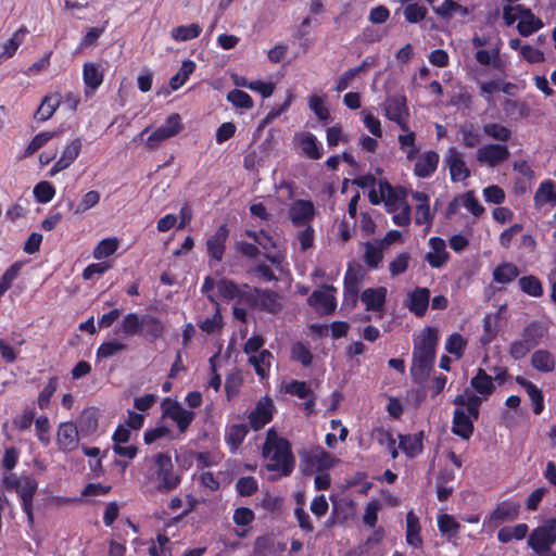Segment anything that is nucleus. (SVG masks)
<instances>
[{"label": "nucleus", "mask_w": 556, "mask_h": 556, "mask_svg": "<svg viewBox=\"0 0 556 556\" xmlns=\"http://www.w3.org/2000/svg\"><path fill=\"white\" fill-rule=\"evenodd\" d=\"M439 331L434 327H426L414 340L413 364L410 375L415 382L424 383L430 375L435 361Z\"/></svg>", "instance_id": "f257e3e1"}, {"label": "nucleus", "mask_w": 556, "mask_h": 556, "mask_svg": "<svg viewBox=\"0 0 556 556\" xmlns=\"http://www.w3.org/2000/svg\"><path fill=\"white\" fill-rule=\"evenodd\" d=\"M262 455L268 459L266 465L268 471H278L281 476L288 477L295 466V458L290 442L278 437L274 429H269L263 444Z\"/></svg>", "instance_id": "f03ea898"}, {"label": "nucleus", "mask_w": 556, "mask_h": 556, "mask_svg": "<svg viewBox=\"0 0 556 556\" xmlns=\"http://www.w3.org/2000/svg\"><path fill=\"white\" fill-rule=\"evenodd\" d=\"M119 331L126 338L142 337L150 343L164 338L166 325L152 314L127 313L119 323Z\"/></svg>", "instance_id": "7ed1b4c3"}, {"label": "nucleus", "mask_w": 556, "mask_h": 556, "mask_svg": "<svg viewBox=\"0 0 556 556\" xmlns=\"http://www.w3.org/2000/svg\"><path fill=\"white\" fill-rule=\"evenodd\" d=\"M153 464L147 478L149 481H156L157 492L168 493L180 484L181 478L175 472L172 457L167 453L155 454Z\"/></svg>", "instance_id": "20e7f679"}, {"label": "nucleus", "mask_w": 556, "mask_h": 556, "mask_svg": "<svg viewBox=\"0 0 556 556\" xmlns=\"http://www.w3.org/2000/svg\"><path fill=\"white\" fill-rule=\"evenodd\" d=\"M383 109L389 121L395 123L402 131L408 130L409 109L404 94L387 97Z\"/></svg>", "instance_id": "39448f33"}, {"label": "nucleus", "mask_w": 556, "mask_h": 556, "mask_svg": "<svg viewBox=\"0 0 556 556\" xmlns=\"http://www.w3.org/2000/svg\"><path fill=\"white\" fill-rule=\"evenodd\" d=\"M336 292V287L324 283L320 289L312 292L307 304L320 316L331 315L337 308Z\"/></svg>", "instance_id": "423d86ee"}, {"label": "nucleus", "mask_w": 556, "mask_h": 556, "mask_svg": "<svg viewBox=\"0 0 556 556\" xmlns=\"http://www.w3.org/2000/svg\"><path fill=\"white\" fill-rule=\"evenodd\" d=\"M161 406L162 416L173 420L181 433H185L194 420L195 413L184 408L176 400L165 397Z\"/></svg>", "instance_id": "0eeeda50"}, {"label": "nucleus", "mask_w": 556, "mask_h": 556, "mask_svg": "<svg viewBox=\"0 0 556 556\" xmlns=\"http://www.w3.org/2000/svg\"><path fill=\"white\" fill-rule=\"evenodd\" d=\"M556 542V520L548 525L538 527L528 539V545L539 555L544 556L551 552L552 545Z\"/></svg>", "instance_id": "6e6552de"}, {"label": "nucleus", "mask_w": 556, "mask_h": 556, "mask_svg": "<svg viewBox=\"0 0 556 556\" xmlns=\"http://www.w3.org/2000/svg\"><path fill=\"white\" fill-rule=\"evenodd\" d=\"M182 129L181 117L179 114H170L164 124L157 127L146 140L148 150L157 149L163 141L169 139Z\"/></svg>", "instance_id": "1a4fd4ad"}, {"label": "nucleus", "mask_w": 556, "mask_h": 556, "mask_svg": "<svg viewBox=\"0 0 556 556\" xmlns=\"http://www.w3.org/2000/svg\"><path fill=\"white\" fill-rule=\"evenodd\" d=\"M363 279L364 270L362 266L353 267L352 264H349L343 281V304L351 307L356 306Z\"/></svg>", "instance_id": "9d476101"}, {"label": "nucleus", "mask_w": 556, "mask_h": 556, "mask_svg": "<svg viewBox=\"0 0 556 556\" xmlns=\"http://www.w3.org/2000/svg\"><path fill=\"white\" fill-rule=\"evenodd\" d=\"M379 191L389 213H394L405 204H408L406 201L407 191L402 186L394 187L387 180H380Z\"/></svg>", "instance_id": "9b49d317"}, {"label": "nucleus", "mask_w": 556, "mask_h": 556, "mask_svg": "<svg viewBox=\"0 0 556 556\" xmlns=\"http://www.w3.org/2000/svg\"><path fill=\"white\" fill-rule=\"evenodd\" d=\"M510 152L506 144L488 143L478 148L476 159L480 164H485L490 167H495L498 164L507 161Z\"/></svg>", "instance_id": "f8f14e48"}, {"label": "nucleus", "mask_w": 556, "mask_h": 556, "mask_svg": "<svg viewBox=\"0 0 556 556\" xmlns=\"http://www.w3.org/2000/svg\"><path fill=\"white\" fill-rule=\"evenodd\" d=\"M38 489L37 480L31 476H22L18 488L15 491L21 500L23 511L27 516L29 525L34 523L33 500Z\"/></svg>", "instance_id": "ddd939ff"}, {"label": "nucleus", "mask_w": 556, "mask_h": 556, "mask_svg": "<svg viewBox=\"0 0 556 556\" xmlns=\"http://www.w3.org/2000/svg\"><path fill=\"white\" fill-rule=\"evenodd\" d=\"M230 230L226 224L220 225L216 231L208 236L205 242L206 253L210 260L219 263L223 261L226 243L229 238Z\"/></svg>", "instance_id": "4468645a"}, {"label": "nucleus", "mask_w": 556, "mask_h": 556, "mask_svg": "<svg viewBox=\"0 0 556 556\" xmlns=\"http://www.w3.org/2000/svg\"><path fill=\"white\" fill-rule=\"evenodd\" d=\"M80 432L73 421L61 422L56 431V444L60 451L70 453L79 445Z\"/></svg>", "instance_id": "2eb2a0df"}, {"label": "nucleus", "mask_w": 556, "mask_h": 556, "mask_svg": "<svg viewBox=\"0 0 556 556\" xmlns=\"http://www.w3.org/2000/svg\"><path fill=\"white\" fill-rule=\"evenodd\" d=\"M274 404L270 397L261 399L254 409L248 415L249 426L258 431L263 429L273 419Z\"/></svg>", "instance_id": "dca6fc26"}, {"label": "nucleus", "mask_w": 556, "mask_h": 556, "mask_svg": "<svg viewBox=\"0 0 556 556\" xmlns=\"http://www.w3.org/2000/svg\"><path fill=\"white\" fill-rule=\"evenodd\" d=\"M444 162L448 167L452 181L459 182L470 177V170L462 153L455 147H451L447 150Z\"/></svg>", "instance_id": "f3484780"}, {"label": "nucleus", "mask_w": 556, "mask_h": 556, "mask_svg": "<svg viewBox=\"0 0 556 556\" xmlns=\"http://www.w3.org/2000/svg\"><path fill=\"white\" fill-rule=\"evenodd\" d=\"M520 505L509 500L502 501L497 504L485 518L489 526L497 527L500 523L515 520L519 515Z\"/></svg>", "instance_id": "a211bd4d"}, {"label": "nucleus", "mask_w": 556, "mask_h": 556, "mask_svg": "<svg viewBox=\"0 0 556 556\" xmlns=\"http://www.w3.org/2000/svg\"><path fill=\"white\" fill-rule=\"evenodd\" d=\"M476 420L477 419H475L468 410H465V408H455L452 419V433L463 440H469L473 434V422Z\"/></svg>", "instance_id": "6ab92c4d"}, {"label": "nucleus", "mask_w": 556, "mask_h": 556, "mask_svg": "<svg viewBox=\"0 0 556 556\" xmlns=\"http://www.w3.org/2000/svg\"><path fill=\"white\" fill-rule=\"evenodd\" d=\"M315 206L311 200H295L289 210L292 224L296 227L308 225L315 217Z\"/></svg>", "instance_id": "aec40b11"}, {"label": "nucleus", "mask_w": 556, "mask_h": 556, "mask_svg": "<svg viewBox=\"0 0 556 556\" xmlns=\"http://www.w3.org/2000/svg\"><path fill=\"white\" fill-rule=\"evenodd\" d=\"M83 141L80 138H76L67 143L64 148L61 157L54 163L49 170V176L52 177L55 174L68 168L80 154Z\"/></svg>", "instance_id": "412c9836"}, {"label": "nucleus", "mask_w": 556, "mask_h": 556, "mask_svg": "<svg viewBox=\"0 0 556 556\" xmlns=\"http://www.w3.org/2000/svg\"><path fill=\"white\" fill-rule=\"evenodd\" d=\"M430 302V290L428 288L416 287L407 295L406 307L417 317H424L428 311Z\"/></svg>", "instance_id": "4be33fe9"}, {"label": "nucleus", "mask_w": 556, "mask_h": 556, "mask_svg": "<svg viewBox=\"0 0 556 556\" xmlns=\"http://www.w3.org/2000/svg\"><path fill=\"white\" fill-rule=\"evenodd\" d=\"M519 13L517 30L522 37H528L543 27L541 18L536 17L529 8L516 4Z\"/></svg>", "instance_id": "5701e85b"}, {"label": "nucleus", "mask_w": 556, "mask_h": 556, "mask_svg": "<svg viewBox=\"0 0 556 556\" xmlns=\"http://www.w3.org/2000/svg\"><path fill=\"white\" fill-rule=\"evenodd\" d=\"M388 290L386 287L367 288L361 294V301L365 304L367 312H380L387 301Z\"/></svg>", "instance_id": "b1692460"}, {"label": "nucleus", "mask_w": 556, "mask_h": 556, "mask_svg": "<svg viewBox=\"0 0 556 556\" xmlns=\"http://www.w3.org/2000/svg\"><path fill=\"white\" fill-rule=\"evenodd\" d=\"M425 432L414 434H399V448L408 457L415 458L424 451Z\"/></svg>", "instance_id": "393cba45"}, {"label": "nucleus", "mask_w": 556, "mask_h": 556, "mask_svg": "<svg viewBox=\"0 0 556 556\" xmlns=\"http://www.w3.org/2000/svg\"><path fill=\"white\" fill-rule=\"evenodd\" d=\"M76 426L78 427L83 438L96 434L99 427V409L96 407L85 408L81 412Z\"/></svg>", "instance_id": "a878e982"}, {"label": "nucleus", "mask_w": 556, "mask_h": 556, "mask_svg": "<svg viewBox=\"0 0 556 556\" xmlns=\"http://www.w3.org/2000/svg\"><path fill=\"white\" fill-rule=\"evenodd\" d=\"M104 72L100 64L87 62L83 66V80L88 91L94 92L103 83Z\"/></svg>", "instance_id": "bb28decb"}, {"label": "nucleus", "mask_w": 556, "mask_h": 556, "mask_svg": "<svg viewBox=\"0 0 556 556\" xmlns=\"http://www.w3.org/2000/svg\"><path fill=\"white\" fill-rule=\"evenodd\" d=\"M481 403L482 399L469 388H466L462 394L456 395L453 400L456 408H465L475 419H479Z\"/></svg>", "instance_id": "cd10ccee"}, {"label": "nucleus", "mask_w": 556, "mask_h": 556, "mask_svg": "<svg viewBox=\"0 0 556 556\" xmlns=\"http://www.w3.org/2000/svg\"><path fill=\"white\" fill-rule=\"evenodd\" d=\"M535 208H542L546 204L556 206V184L552 179H545L540 182L534 197Z\"/></svg>", "instance_id": "c85d7f7f"}, {"label": "nucleus", "mask_w": 556, "mask_h": 556, "mask_svg": "<svg viewBox=\"0 0 556 556\" xmlns=\"http://www.w3.org/2000/svg\"><path fill=\"white\" fill-rule=\"evenodd\" d=\"M431 252L427 253L426 261L433 268L442 267L448 260L450 255L445 249V241L439 237H432L429 240Z\"/></svg>", "instance_id": "c756f323"}, {"label": "nucleus", "mask_w": 556, "mask_h": 556, "mask_svg": "<svg viewBox=\"0 0 556 556\" xmlns=\"http://www.w3.org/2000/svg\"><path fill=\"white\" fill-rule=\"evenodd\" d=\"M439 159V154L433 150L419 156L414 166L415 176L419 178L430 177L438 168Z\"/></svg>", "instance_id": "7c9ffc66"}, {"label": "nucleus", "mask_w": 556, "mask_h": 556, "mask_svg": "<svg viewBox=\"0 0 556 556\" xmlns=\"http://www.w3.org/2000/svg\"><path fill=\"white\" fill-rule=\"evenodd\" d=\"M470 386L482 400L488 399L495 390L493 378L482 368H478L470 380Z\"/></svg>", "instance_id": "2f4dec72"}, {"label": "nucleus", "mask_w": 556, "mask_h": 556, "mask_svg": "<svg viewBox=\"0 0 556 556\" xmlns=\"http://www.w3.org/2000/svg\"><path fill=\"white\" fill-rule=\"evenodd\" d=\"M61 102L62 96L59 92L45 96L39 108L34 114V118L39 122L48 121L53 116Z\"/></svg>", "instance_id": "473e14b6"}, {"label": "nucleus", "mask_w": 556, "mask_h": 556, "mask_svg": "<svg viewBox=\"0 0 556 556\" xmlns=\"http://www.w3.org/2000/svg\"><path fill=\"white\" fill-rule=\"evenodd\" d=\"M420 532L421 527L419 518L413 510H409L406 514V543L414 548H420L422 546V538Z\"/></svg>", "instance_id": "72a5a7b5"}, {"label": "nucleus", "mask_w": 556, "mask_h": 556, "mask_svg": "<svg viewBox=\"0 0 556 556\" xmlns=\"http://www.w3.org/2000/svg\"><path fill=\"white\" fill-rule=\"evenodd\" d=\"M515 380L527 391L529 397L531 399L533 413L535 415H540L544 409V396L542 391L534 383L521 376H517Z\"/></svg>", "instance_id": "f704fd0d"}, {"label": "nucleus", "mask_w": 556, "mask_h": 556, "mask_svg": "<svg viewBox=\"0 0 556 556\" xmlns=\"http://www.w3.org/2000/svg\"><path fill=\"white\" fill-rule=\"evenodd\" d=\"M257 309L270 314L279 313L282 309L279 293L269 289H261Z\"/></svg>", "instance_id": "c9c22d12"}, {"label": "nucleus", "mask_w": 556, "mask_h": 556, "mask_svg": "<svg viewBox=\"0 0 556 556\" xmlns=\"http://www.w3.org/2000/svg\"><path fill=\"white\" fill-rule=\"evenodd\" d=\"M248 433L249 427L244 424H232L228 426L225 432V442L229 446V450L236 452L243 443Z\"/></svg>", "instance_id": "e433bc0d"}, {"label": "nucleus", "mask_w": 556, "mask_h": 556, "mask_svg": "<svg viewBox=\"0 0 556 556\" xmlns=\"http://www.w3.org/2000/svg\"><path fill=\"white\" fill-rule=\"evenodd\" d=\"M546 332L547 328L543 325V323L533 320L522 329L521 338L532 348H535L542 342V339L545 337Z\"/></svg>", "instance_id": "4c0bfd02"}, {"label": "nucleus", "mask_w": 556, "mask_h": 556, "mask_svg": "<svg viewBox=\"0 0 556 556\" xmlns=\"http://www.w3.org/2000/svg\"><path fill=\"white\" fill-rule=\"evenodd\" d=\"M531 366L540 372L548 374L555 370V358L547 350H536L531 356Z\"/></svg>", "instance_id": "58836bf2"}, {"label": "nucleus", "mask_w": 556, "mask_h": 556, "mask_svg": "<svg viewBox=\"0 0 556 556\" xmlns=\"http://www.w3.org/2000/svg\"><path fill=\"white\" fill-rule=\"evenodd\" d=\"M303 154L311 160H319L323 156V150L316 136L312 132L302 135L299 140Z\"/></svg>", "instance_id": "ea45409f"}, {"label": "nucleus", "mask_w": 556, "mask_h": 556, "mask_svg": "<svg viewBox=\"0 0 556 556\" xmlns=\"http://www.w3.org/2000/svg\"><path fill=\"white\" fill-rule=\"evenodd\" d=\"M403 132L404 134H401L397 137L400 149L403 153H405L408 161H413L418 156L419 153V148L416 144V134L409 128Z\"/></svg>", "instance_id": "a19ab883"}, {"label": "nucleus", "mask_w": 556, "mask_h": 556, "mask_svg": "<svg viewBox=\"0 0 556 556\" xmlns=\"http://www.w3.org/2000/svg\"><path fill=\"white\" fill-rule=\"evenodd\" d=\"M271 353L268 350H262L258 354H253L249 357V363L254 367L255 372L265 378L269 374Z\"/></svg>", "instance_id": "79ce46f5"}, {"label": "nucleus", "mask_w": 556, "mask_h": 556, "mask_svg": "<svg viewBox=\"0 0 556 556\" xmlns=\"http://www.w3.org/2000/svg\"><path fill=\"white\" fill-rule=\"evenodd\" d=\"M519 268L513 263L500 264L493 270V280L497 283L506 285L514 281L519 276Z\"/></svg>", "instance_id": "37998d69"}, {"label": "nucleus", "mask_w": 556, "mask_h": 556, "mask_svg": "<svg viewBox=\"0 0 556 556\" xmlns=\"http://www.w3.org/2000/svg\"><path fill=\"white\" fill-rule=\"evenodd\" d=\"M528 526L526 523H518L514 527H503L497 532V540L501 543H508L511 540H523L528 533Z\"/></svg>", "instance_id": "c03bdc74"}, {"label": "nucleus", "mask_w": 556, "mask_h": 556, "mask_svg": "<svg viewBox=\"0 0 556 556\" xmlns=\"http://www.w3.org/2000/svg\"><path fill=\"white\" fill-rule=\"evenodd\" d=\"M195 63L191 60L182 62L179 71L169 79V86L173 90H178L194 72Z\"/></svg>", "instance_id": "a18cd8bd"}, {"label": "nucleus", "mask_w": 556, "mask_h": 556, "mask_svg": "<svg viewBox=\"0 0 556 556\" xmlns=\"http://www.w3.org/2000/svg\"><path fill=\"white\" fill-rule=\"evenodd\" d=\"M201 31V26L197 23H192L190 25L177 26L172 29L170 34L176 41H188L198 38Z\"/></svg>", "instance_id": "49530a36"}, {"label": "nucleus", "mask_w": 556, "mask_h": 556, "mask_svg": "<svg viewBox=\"0 0 556 556\" xmlns=\"http://www.w3.org/2000/svg\"><path fill=\"white\" fill-rule=\"evenodd\" d=\"M291 359L299 362L302 366L308 367L313 363V354L308 345L298 341L291 346Z\"/></svg>", "instance_id": "de8ad7c7"}, {"label": "nucleus", "mask_w": 556, "mask_h": 556, "mask_svg": "<svg viewBox=\"0 0 556 556\" xmlns=\"http://www.w3.org/2000/svg\"><path fill=\"white\" fill-rule=\"evenodd\" d=\"M372 435L376 438V440L379 444L387 445V448L390 452L392 459H395L399 456V452H397L399 446H396L395 439L389 430H386L384 428L379 427V428L374 429Z\"/></svg>", "instance_id": "09e8293b"}, {"label": "nucleus", "mask_w": 556, "mask_h": 556, "mask_svg": "<svg viewBox=\"0 0 556 556\" xmlns=\"http://www.w3.org/2000/svg\"><path fill=\"white\" fill-rule=\"evenodd\" d=\"M466 348L467 340L458 332H453L445 341L446 352L454 355L457 359L464 356Z\"/></svg>", "instance_id": "8fccbe9b"}, {"label": "nucleus", "mask_w": 556, "mask_h": 556, "mask_svg": "<svg viewBox=\"0 0 556 556\" xmlns=\"http://www.w3.org/2000/svg\"><path fill=\"white\" fill-rule=\"evenodd\" d=\"M482 129L488 137L501 142H507L513 135L508 127L498 123L484 124Z\"/></svg>", "instance_id": "3c124183"}, {"label": "nucleus", "mask_w": 556, "mask_h": 556, "mask_svg": "<svg viewBox=\"0 0 556 556\" xmlns=\"http://www.w3.org/2000/svg\"><path fill=\"white\" fill-rule=\"evenodd\" d=\"M261 288L243 285L238 296V303L250 308H257Z\"/></svg>", "instance_id": "603ef678"}, {"label": "nucleus", "mask_w": 556, "mask_h": 556, "mask_svg": "<svg viewBox=\"0 0 556 556\" xmlns=\"http://www.w3.org/2000/svg\"><path fill=\"white\" fill-rule=\"evenodd\" d=\"M438 528L443 535L454 538L460 530V523L448 514H441L438 517Z\"/></svg>", "instance_id": "864d4df0"}, {"label": "nucleus", "mask_w": 556, "mask_h": 556, "mask_svg": "<svg viewBox=\"0 0 556 556\" xmlns=\"http://www.w3.org/2000/svg\"><path fill=\"white\" fill-rule=\"evenodd\" d=\"M519 287L526 294L539 298L543 294V287L540 279L533 275L523 276L518 280Z\"/></svg>", "instance_id": "5fc2aeb1"}, {"label": "nucleus", "mask_w": 556, "mask_h": 556, "mask_svg": "<svg viewBox=\"0 0 556 556\" xmlns=\"http://www.w3.org/2000/svg\"><path fill=\"white\" fill-rule=\"evenodd\" d=\"M462 144L465 148H476L481 142V135L472 124H465L459 127Z\"/></svg>", "instance_id": "6e6d98bb"}, {"label": "nucleus", "mask_w": 556, "mask_h": 556, "mask_svg": "<svg viewBox=\"0 0 556 556\" xmlns=\"http://www.w3.org/2000/svg\"><path fill=\"white\" fill-rule=\"evenodd\" d=\"M383 253H382V245H375L371 242L365 243V253H364V262L365 264L371 268L375 269L379 266V264L382 262Z\"/></svg>", "instance_id": "4d7b16f0"}, {"label": "nucleus", "mask_w": 556, "mask_h": 556, "mask_svg": "<svg viewBox=\"0 0 556 556\" xmlns=\"http://www.w3.org/2000/svg\"><path fill=\"white\" fill-rule=\"evenodd\" d=\"M218 294L226 301L238 300L241 288L232 280L220 279L216 283Z\"/></svg>", "instance_id": "13d9d810"}, {"label": "nucleus", "mask_w": 556, "mask_h": 556, "mask_svg": "<svg viewBox=\"0 0 556 556\" xmlns=\"http://www.w3.org/2000/svg\"><path fill=\"white\" fill-rule=\"evenodd\" d=\"M311 460L316 465L318 471H325L334 467L337 458L324 448H318L312 456Z\"/></svg>", "instance_id": "bf43d9fd"}, {"label": "nucleus", "mask_w": 556, "mask_h": 556, "mask_svg": "<svg viewBox=\"0 0 556 556\" xmlns=\"http://www.w3.org/2000/svg\"><path fill=\"white\" fill-rule=\"evenodd\" d=\"M428 9L424 4L408 3L405 5L403 14L406 22L417 24L424 21L427 16Z\"/></svg>", "instance_id": "052dcab7"}, {"label": "nucleus", "mask_w": 556, "mask_h": 556, "mask_svg": "<svg viewBox=\"0 0 556 556\" xmlns=\"http://www.w3.org/2000/svg\"><path fill=\"white\" fill-rule=\"evenodd\" d=\"M22 263H13L0 278V298L12 287L13 281L18 277Z\"/></svg>", "instance_id": "680f3d73"}, {"label": "nucleus", "mask_w": 556, "mask_h": 556, "mask_svg": "<svg viewBox=\"0 0 556 556\" xmlns=\"http://www.w3.org/2000/svg\"><path fill=\"white\" fill-rule=\"evenodd\" d=\"M59 386V378L56 376L51 377L48 381V383L43 387V389L40 391L37 403L40 409H46L50 405V400L55 393Z\"/></svg>", "instance_id": "e2e57ef3"}, {"label": "nucleus", "mask_w": 556, "mask_h": 556, "mask_svg": "<svg viewBox=\"0 0 556 556\" xmlns=\"http://www.w3.org/2000/svg\"><path fill=\"white\" fill-rule=\"evenodd\" d=\"M118 248L116 238H106L101 240L93 250V257L101 260L113 255Z\"/></svg>", "instance_id": "0e129e2a"}, {"label": "nucleus", "mask_w": 556, "mask_h": 556, "mask_svg": "<svg viewBox=\"0 0 556 556\" xmlns=\"http://www.w3.org/2000/svg\"><path fill=\"white\" fill-rule=\"evenodd\" d=\"M58 135L56 131H42L37 134L25 149L24 156H30L42 148L49 140Z\"/></svg>", "instance_id": "69168bd1"}, {"label": "nucleus", "mask_w": 556, "mask_h": 556, "mask_svg": "<svg viewBox=\"0 0 556 556\" xmlns=\"http://www.w3.org/2000/svg\"><path fill=\"white\" fill-rule=\"evenodd\" d=\"M227 100L236 108L239 109H252L253 100L249 93L240 89H233L228 92Z\"/></svg>", "instance_id": "338daca9"}, {"label": "nucleus", "mask_w": 556, "mask_h": 556, "mask_svg": "<svg viewBox=\"0 0 556 556\" xmlns=\"http://www.w3.org/2000/svg\"><path fill=\"white\" fill-rule=\"evenodd\" d=\"M34 197L38 203H48L55 195V188L49 181H40L34 187Z\"/></svg>", "instance_id": "774afa93"}]
</instances>
